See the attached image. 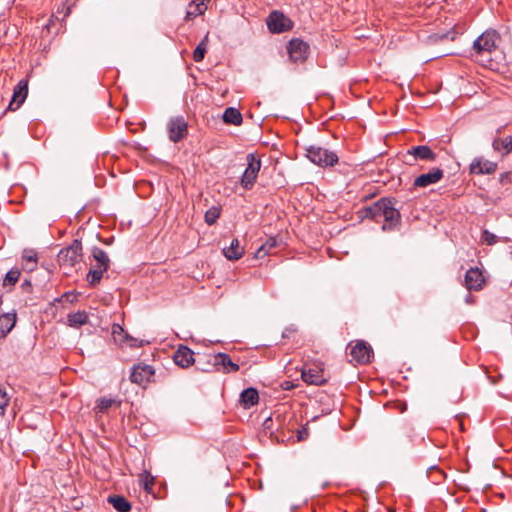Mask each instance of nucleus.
<instances>
[{
  "mask_svg": "<svg viewBox=\"0 0 512 512\" xmlns=\"http://www.w3.org/2000/svg\"><path fill=\"white\" fill-rule=\"evenodd\" d=\"M444 177V171L441 168H433L428 173L419 175L414 180V187L426 188L432 184L438 183Z\"/></svg>",
  "mask_w": 512,
  "mask_h": 512,
  "instance_id": "nucleus-15",
  "label": "nucleus"
},
{
  "mask_svg": "<svg viewBox=\"0 0 512 512\" xmlns=\"http://www.w3.org/2000/svg\"><path fill=\"white\" fill-rule=\"evenodd\" d=\"M309 437V428L306 425L302 426L298 431H297V440L298 441H304L306 440L307 438Z\"/></svg>",
  "mask_w": 512,
  "mask_h": 512,
  "instance_id": "nucleus-41",
  "label": "nucleus"
},
{
  "mask_svg": "<svg viewBox=\"0 0 512 512\" xmlns=\"http://www.w3.org/2000/svg\"><path fill=\"white\" fill-rule=\"evenodd\" d=\"M16 313H4L0 316V331L2 338H5L7 334L13 329L16 324Z\"/></svg>",
  "mask_w": 512,
  "mask_h": 512,
  "instance_id": "nucleus-22",
  "label": "nucleus"
},
{
  "mask_svg": "<svg viewBox=\"0 0 512 512\" xmlns=\"http://www.w3.org/2000/svg\"><path fill=\"white\" fill-rule=\"evenodd\" d=\"M505 146H506V154L511 153L512 152V135L506 137Z\"/></svg>",
  "mask_w": 512,
  "mask_h": 512,
  "instance_id": "nucleus-42",
  "label": "nucleus"
},
{
  "mask_svg": "<svg viewBox=\"0 0 512 512\" xmlns=\"http://www.w3.org/2000/svg\"><path fill=\"white\" fill-rule=\"evenodd\" d=\"M246 160L247 167L241 177V185L244 189L250 190L254 186L261 168V160L252 153L247 155Z\"/></svg>",
  "mask_w": 512,
  "mask_h": 512,
  "instance_id": "nucleus-4",
  "label": "nucleus"
},
{
  "mask_svg": "<svg viewBox=\"0 0 512 512\" xmlns=\"http://www.w3.org/2000/svg\"><path fill=\"white\" fill-rule=\"evenodd\" d=\"M115 403L116 400L113 398L102 397L97 400L96 409L98 410V412L105 413ZM117 404L120 405V402H117Z\"/></svg>",
  "mask_w": 512,
  "mask_h": 512,
  "instance_id": "nucleus-35",
  "label": "nucleus"
},
{
  "mask_svg": "<svg viewBox=\"0 0 512 512\" xmlns=\"http://www.w3.org/2000/svg\"><path fill=\"white\" fill-rule=\"evenodd\" d=\"M306 156L311 162L321 167L334 166L338 163V156L335 152L320 146H309L306 149Z\"/></svg>",
  "mask_w": 512,
  "mask_h": 512,
  "instance_id": "nucleus-2",
  "label": "nucleus"
},
{
  "mask_svg": "<svg viewBox=\"0 0 512 512\" xmlns=\"http://www.w3.org/2000/svg\"><path fill=\"white\" fill-rule=\"evenodd\" d=\"M9 396L7 395L5 389L0 386V416L4 415L5 408L9 403Z\"/></svg>",
  "mask_w": 512,
  "mask_h": 512,
  "instance_id": "nucleus-39",
  "label": "nucleus"
},
{
  "mask_svg": "<svg viewBox=\"0 0 512 512\" xmlns=\"http://www.w3.org/2000/svg\"><path fill=\"white\" fill-rule=\"evenodd\" d=\"M259 393L257 389L249 387L244 389L240 394V403L245 409H249L252 406L258 404Z\"/></svg>",
  "mask_w": 512,
  "mask_h": 512,
  "instance_id": "nucleus-21",
  "label": "nucleus"
},
{
  "mask_svg": "<svg viewBox=\"0 0 512 512\" xmlns=\"http://www.w3.org/2000/svg\"><path fill=\"white\" fill-rule=\"evenodd\" d=\"M482 240L487 245H494L497 242V237L493 233L489 232L488 230H484L482 233Z\"/></svg>",
  "mask_w": 512,
  "mask_h": 512,
  "instance_id": "nucleus-40",
  "label": "nucleus"
},
{
  "mask_svg": "<svg viewBox=\"0 0 512 512\" xmlns=\"http://www.w3.org/2000/svg\"><path fill=\"white\" fill-rule=\"evenodd\" d=\"M22 258L27 262V264H32L31 266L27 265V269L30 271L34 270L37 263V253L34 250H25Z\"/></svg>",
  "mask_w": 512,
  "mask_h": 512,
  "instance_id": "nucleus-36",
  "label": "nucleus"
},
{
  "mask_svg": "<svg viewBox=\"0 0 512 512\" xmlns=\"http://www.w3.org/2000/svg\"><path fill=\"white\" fill-rule=\"evenodd\" d=\"M266 24L271 33L280 34L289 31L293 27V22L282 12L272 11L266 19Z\"/></svg>",
  "mask_w": 512,
  "mask_h": 512,
  "instance_id": "nucleus-6",
  "label": "nucleus"
},
{
  "mask_svg": "<svg viewBox=\"0 0 512 512\" xmlns=\"http://www.w3.org/2000/svg\"><path fill=\"white\" fill-rule=\"evenodd\" d=\"M407 153L416 160L435 161L437 158L436 153L427 145L414 146Z\"/></svg>",
  "mask_w": 512,
  "mask_h": 512,
  "instance_id": "nucleus-19",
  "label": "nucleus"
},
{
  "mask_svg": "<svg viewBox=\"0 0 512 512\" xmlns=\"http://www.w3.org/2000/svg\"><path fill=\"white\" fill-rule=\"evenodd\" d=\"M207 46H208V34L204 36V38L200 41V43L197 45L195 50L193 51V60L195 62H201L205 54L207 52Z\"/></svg>",
  "mask_w": 512,
  "mask_h": 512,
  "instance_id": "nucleus-30",
  "label": "nucleus"
},
{
  "mask_svg": "<svg viewBox=\"0 0 512 512\" xmlns=\"http://www.w3.org/2000/svg\"><path fill=\"white\" fill-rule=\"evenodd\" d=\"M69 326L78 328L88 322V314L85 311H77L67 316Z\"/></svg>",
  "mask_w": 512,
  "mask_h": 512,
  "instance_id": "nucleus-27",
  "label": "nucleus"
},
{
  "mask_svg": "<svg viewBox=\"0 0 512 512\" xmlns=\"http://www.w3.org/2000/svg\"><path fill=\"white\" fill-rule=\"evenodd\" d=\"M118 331H123L122 327L119 326V325H114L113 326V334H116Z\"/></svg>",
  "mask_w": 512,
  "mask_h": 512,
  "instance_id": "nucleus-43",
  "label": "nucleus"
},
{
  "mask_svg": "<svg viewBox=\"0 0 512 512\" xmlns=\"http://www.w3.org/2000/svg\"><path fill=\"white\" fill-rule=\"evenodd\" d=\"M206 10H207V5L204 2V0H202L199 3L190 2L188 7H187V10H186L185 19L186 20H193L197 16L204 14V12Z\"/></svg>",
  "mask_w": 512,
  "mask_h": 512,
  "instance_id": "nucleus-23",
  "label": "nucleus"
},
{
  "mask_svg": "<svg viewBox=\"0 0 512 512\" xmlns=\"http://www.w3.org/2000/svg\"><path fill=\"white\" fill-rule=\"evenodd\" d=\"M223 121L227 124L240 125L243 121L240 111L234 107H228L223 113Z\"/></svg>",
  "mask_w": 512,
  "mask_h": 512,
  "instance_id": "nucleus-25",
  "label": "nucleus"
},
{
  "mask_svg": "<svg viewBox=\"0 0 512 512\" xmlns=\"http://www.w3.org/2000/svg\"><path fill=\"white\" fill-rule=\"evenodd\" d=\"M390 204V198H381L371 206L365 207L362 210L364 218H370L379 222L380 219H383L385 210L387 209V205Z\"/></svg>",
  "mask_w": 512,
  "mask_h": 512,
  "instance_id": "nucleus-13",
  "label": "nucleus"
},
{
  "mask_svg": "<svg viewBox=\"0 0 512 512\" xmlns=\"http://www.w3.org/2000/svg\"><path fill=\"white\" fill-rule=\"evenodd\" d=\"M92 256L94 260L97 262L96 267L102 268V270H107L110 264L109 257L107 253L99 247H93Z\"/></svg>",
  "mask_w": 512,
  "mask_h": 512,
  "instance_id": "nucleus-26",
  "label": "nucleus"
},
{
  "mask_svg": "<svg viewBox=\"0 0 512 512\" xmlns=\"http://www.w3.org/2000/svg\"><path fill=\"white\" fill-rule=\"evenodd\" d=\"M287 52L291 61L304 62L309 53V44L299 38H293L287 45Z\"/></svg>",
  "mask_w": 512,
  "mask_h": 512,
  "instance_id": "nucleus-8",
  "label": "nucleus"
},
{
  "mask_svg": "<svg viewBox=\"0 0 512 512\" xmlns=\"http://www.w3.org/2000/svg\"><path fill=\"white\" fill-rule=\"evenodd\" d=\"M501 41L499 33L494 29L483 32L473 43V56H483L495 51Z\"/></svg>",
  "mask_w": 512,
  "mask_h": 512,
  "instance_id": "nucleus-1",
  "label": "nucleus"
},
{
  "mask_svg": "<svg viewBox=\"0 0 512 512\" xmlns=\"http://www.w3.org/2000/svg\"><path fill=\"white\" fill-rule=\"evenodd\" d=\"M464 283L469 291H480L485 286L486 280L482 271L475 267L466 271Z\"/></svg>",
  "mask_w": 512,
  "mask_h": 512,
  "instance_id": "nucleus-11",
  "label": "nucleus"
},
{
  "mask_svg": "<svg viewBox=\"0 0 512 512\" xmlns=\"http://www.w3.org/2000/svg\"><path fill=\"white\" fill-rule=\"evenodd\" d=\"M28 94V83L26 80H20L15 86L12 99L8 105V110H17L25 101Z\"/></svg>",
  "mask_w": 512,
  "mask_h": 512,
  "instance_id": "nucleus-16",
  "label": "nucleus"
},
{
  "mask_svg": "<svg viewBox=\"0 0 512 512\" xmlns=\"http://www.w3.org/2000/svg\"><path fill=\"white\" fill-rule=\"evenodd\" d=\"M505 142H506V137L505 138H496L492 142V147L495 151L502 153V155H507Z\"/></svg>",
  "mask_w": 512,
  "mask_h": 512,
  "instance_id": "nucleus-38",
  "label": "nucleus"
},
{
  "mask_svg": "<svg viewBox=\"0 0 512 512\" xmlns=\"http://www.w3.org/2000/svg\"><path fill=\"white\" fill-rule=\"evenodd\" d=\"M223 255L230 261L239 260L244 254V248L238 238H233L230 245L222 249Z\"/></svg>",
  "mask_w": 512,
  "mask_h": 512,
  "instance_id": "nucleus-20",
  "label": "nucleus"
},
{
  "mask_svg": "<svg viewBox=\"0 0 512 512\" xmlns=\"http://www.w3.org/2000/svg\"><path fill=\"white\" fill-rule=\"evenodd\" d=\"M349 347L350 356L356 363L367 364L370 362L373 351L371 346H369L366 342L357 341L355 345H349Z\"/></svg>",
  "mask_w": 512,
  "mask_h": 512,
  "instance_id": "nucleus-10",
  "label": "nucleus"
},
{
  "mask_svg": "<svg viewBox=\"0 0 512 512\" xmlns=\"http://www.w3.org/2000/svg\"><path fill=\"white\" fill-rule=\"evenodd\" d=\"M82 259V243L75 239L72 244L60 250L57 255V262L60 266L73 267Z\"/></svg>",
  "mask_w": 512,
  "mask_h": 512,
  "instance_id": "nucleus-3",
  "label": "nucleus"
},
{
  "mask_svg": "<svg viewBox=\"0 0 512 512\" xmlns=\"http://www.w3.org/2000/svg\"><path fill=\"white\" fill-rule=\"evenodd\" d=\"M194 352L187 346L180 345L174 352V363L181 368H188L195 363L196 359L193 357Z\"/></svg>",
  "mask_w": 512,
  "mask_h": 512,
  "instance_id": "nucleus-17",
  "label": "nucleus"
},
{
  "mask_svg": "<svg viewBox=\"0 0 512 512\" xmlns=\"http://www.w3.org/2000/svg\"><path fill=\"white\" fill-rule=\"evenodd\" d=\"M167 128L169 139L174 143L180 142L188 134V125L182 116L171 118Z\"/></svg>",
  "mask_w": 512,
  "mask_h": 512,
  "instance_id": "nucleus-9",
  "label": "nucleus"
},
{
  "mask_svg": "<svg viewBox=\"0 0 512 512\" xmlns=\"http://www.w3.org/2000/svg\"><path fill=\"white\" fill-rule=\"evenodd\" d=\"M220 214H221V210H220L219 207L212 206L211 208H209L205 212V215H204V219H205L206 224H208V225L215 224L216 221L218 220V218L220 217Z\"/></svg>",
  "mask_w": 512,
  "mask_h": 512,
  "instance_id": "nucleus-34",
  "label": "nucleus"
},
{
  "mask_svg": "<svg viewBox=\"0 0 512 512\" xmlns=\"http://www.w3.org/2000/svg\"><path fill=\"white\" fill-rule=\"evenodd\" d=\"M155 375V369L153 366L139 363L135 364L131 368L130 373V381L135 383L143 388H146L147 385L153 381V377Z\"/></svg>",
  "mask_w": 512,
  "mask_h": 512,
  "instance_id": "nucleus-5",
  "label": "nucleus"
},
{
  "mask_svg": "<svg viewBox=\"0 0 512 512\" xmlns=\"http://www.w3.org/2000/svg\"><path fill=\"white\" fill-rule=\"evenodd\" d=\"M497 163L483 158H475L470 164L469 170L471 174L476 175H491L497 170Z\"/></svg>",
  "mask_w": 512,
  "mask_h": 512,
  "instance_id": "nucleus-14",
  "label": "nucleus"
},
{
  "mask_svg": "<svg viewBox=\"0 0 512 512\" xmlns=\"http://www.w3.org/2000/svg\"><path fill=\"white\" fill-rule=\"evenodd\" d=\"M413 436H414V429L409 425H405L399 431L398 436H397V441L399 444L404 445V444L412 442Z\"/></svg>",
  "mask_w": 512,
  "mask_h": 512,
  "instance_id": "nucleus-31",
  "label": "nucleus"
},
{
  "mask_svg": "<svg viewBox=\"0 0 512 512\" xmlns=\"http://www.w3.org/2000/svg\"><path fill=\"white\" fill-rule=\"evenodd\" d=\"M21 271L18 268H12L8 271L3 279L2 286L4 288L13 287L19 280Z\"/></svg>",
  "mask_w": 512,
  "mask_h": 512,
  "instance_id": "nucleus-29",
  "label": "nucleus"
},
{
  "mask_svg": "<svg viewBox=\"0 0 512 512\" xmlns=\"http://www.w3.org/2000/svg\"><path fill=\"white\" fill-rule=\"evenodd\" d=\"M139 482L146 492L151 493L155 478L149 472L144 471L139 476Z\"/></svg>",
  "mask_w": 512,
  "mask_h": 512,
  "instance_id": "nucleus-33",
  "label": "nucleus"
},
{
  "mask_svg": "<svg viewBox=\"0 0 512 512\" xmlns=\"http://www.w3.org/2000/svg\"><path fill=\"white\" fill-rule=\"evenodd\" d=\"M209 355H203V357H199L196 361H195V364H196V369L202 371V372H212V371H215V367L214 366H209L207 364V360H208V357Z\"/></svg>",
  "mask_w": 512,
  "mask_h": 512,
  "instance_id": "nucleus-37",
  "label": "nucleus"
},
{
  "mask_svg": "<svg viewBox=\"0 0 512 512\" xmlns=\"http://www.w3.org/2000/svg\"><path fill=\"white\" fill-rule=\"evenodd\" d=\"M108 502L118 511V512H129L132 508L131 503L121 495H112L108 497Z\"/></svg>",
  "mask_w": 512,
  "mask_h": 512,
  "instance_id": "nucleus-24",
  "label": "nucleus"
},
{
  "mask_svg": "<svg viewBox=\"0 0 512 512\" xmlns=\"http://www.w3.org/2000/svg\"><path fill=\"white\" fill-rule=\"evenodd\" d=\"M277 245H278V242H277L276 238L270 237L264 244H262L257 249V251L254 254V257L256 259L264 258L267 254H269L272 251V249L277 247Z\"/></svg>",
  "mask_w": 512,
  "mask_h": 512,
  "instance_id": "nucleus-28",
  "label": "nucleus"
},
{
  "mask_svg": "<svg viewBox=\"0 0 512 512\" xmlns=\"http://www.w3.org/2000/svg\"><path fill=\"white\" fill-rule=\"evenodd\" d=\"M466 302H467V303H472V302H473V297H472L471 295H468V296L466 297Z\"/></svg>",
  "mask_w": 512,
  "mask_h": 512,
  "instance_id": "nucleus-45",
  "label": "nucleus"
},
{
  "mask_svg": "<svg viewBox=\"0 0 512 512\" xmlns=\"http://www.w3.org/2000/svg\"><path fill=\"white\" fill-rule=\"evenodd\" d=\"M394 205L395 203L393 199L390 198V204L387 205V209L385 210L383 216L384 224L382 226V229L384 231L392 230L400 223L401 215Z\"/></svg>",
  "mask_w": 512,
  "mask_h": 512,
  "instance_id": "nucleus-18",
  "label": "nucleus"
},
{
  "mask_svg": "<svg viewBox=\"0 0 512 512\" xmlns=\"http://www.w3.org/2000/svg\"><path fill=\"white\" fill-rule=\"evenodd\" d=\"M106 270H102L100 267H96L94 269H90L87 274L86 280L90 286H96L102 279L103 273Z\"/></svg>",
  "mask_w": 512,
  "mask_h": 512,
  "instance_id": "nucleus-32",
  "label": "nucleus"
},
{
  "mask_svg": "<svg viewBox=\"0 0 512 512\" xmlns=\"http://www.w3.org/2000/svg\"><path fill=\"white\" fill-rule=\"evenodd\" d=\"M301 377L302 380L309 385L321 386L328 381L325 377L324 369L318 365L304 368Z\"/></svg>",
  "mask_w": 512,
  "mask_h": 512,
  "instance_id": "nucleus-12",
  "label": "nucleus"
},
{
  "mask_svg": "<svg viewBox=\"0 0 512 512\" xmlns=\"http://www.w3.org/2000/svg\"><path fill=\"white\" fill-rule=\"evenodd\" d=\"M22 286H23V287L31 286V282H30L29 280H25V281L22 283Z\"/></svg>",
  "mask_w": 512,
  "mask_h": 512,
  "instance_id": "nucleus-44",
  "label": "nucleus"
},
{
  "mask_svg": "<svg viewBox=\"0 0 512 512\" xmlns=\"http://www.w3.org/2000/svg\"><path fill=\"white\" fill-rule=\"evenodd\" d=\"M207 358V364L209 366H214L215 371L230 373L237 372L240 369L239 365L234 363L231 357L226 353H217L213 356H208Z\"/></svg>",
  "mask_w": 512,
  "mask_h": 512,
  "instance_id": "nucleus-7",
  "label": "nucleus"
}]
</instances>
